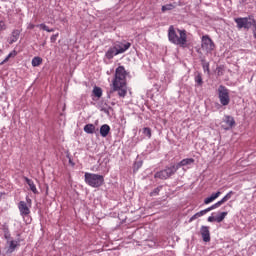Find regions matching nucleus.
Masks as SVG:
<instances>
[{"mask_svg":"<svg viewBox=\"0 0 256 256\" xmlns=\"http://www.w3.org/2000/svg\"><path fill=\"white\" fill-rule=\"evenodd\" d=\"M175 9V4H166L162 6V12L165 13V11H173Z\"/></svg>","mask_w":256,"mask_h":256,"instance_id":"nucleus-25","label":"nucleus"},{"mask_svg":"<svg viewBox=\"0 0 256 256\" xmlns=\"http://www.w3.org/2000/svg\"><path fill=\"white\" fill-rule=\"evenodd\" d=\"M214 221H216V217L215 216L208 217V222L209 223H213Z\"/></svg>","mask_w":256,"mask_h":256,"instance_id":"nucleus-35","label":"nucleus"},{"mask_svg":"<svg viewBox=\"0 0 256 256\" xmlns=\"http://www.w3.org/2000/svg\"><path fill=\"white\" fill-rule=\"evenodd\" d=\"M127 71L125 67L119 66L116 68L115 77L112 81L113 91H117L119 97H125L127 95Z\"/></svg>","mask_w":256,"mask_h":256,"instance_id":"nucleus-1","label":"nucleus"},{"mask_svg":"<svg viewBox=\"0 0 256 256\" xmlns=\"http://www.w3.org/2000/svg\"><path fill=\"white\" fill-rule=\"evenodd\" d=\"M28 29H35V25L34 24H29Z\"/></svg>","mask_w":256,"mask_h":256,"instance_id":"nucleus-38","label":"nucleus"},{"mask_svg":"<svg viewBox=\"0 0 256 256\" xmlns=\"http://www.w3.org/2000/svg\"><path fill=\"white\" fill-rule=\"evenodd\" d=\"M218 98L221 105H223L224 107H226V105H229L231 98H229V90L225 86H219Z\"/></svg>","mask_w":256,"mask_h":256,"instance_id":"nucleus-6","label":"nucleus"},{"mask_svg":"<svg viewBox=\"0 0 256 256\" xmlns=\"http://www.w3.org/2000/svg\"><path fill=\"white\" fill-rule=\"evenodd\" d=\"M201 49L206 55H211L215 51V43L208 35L202 36Z\"/></svg>","mask_w":256,"mask_h":256,"instance_id":"nucleus-4","label":"nucleus"},{"mask_svg":"<svg viewBox=\"0 0 256 256\" xmlns=\"http://www.w3.org/2000/svg\"><path fill=\"white\" fill-rule=\"evenodd\" d=\"M234 192L230 191L228 192L220 201L216 202L215 204L212 205L214 209H218V207H221L223 203H227L231 197H233Z\"/></svg>","mask_w":256,"mask_h":256,"instance_id":"nucleus-13","label":"nucleus"},{"mask_svg":"<svg viewBox=\"0 0 256 256\" xmlns=\"http://www.w3.org/2000/svg\"><path fill=\"white\" fill-rule=\"evenodd\" d=\"M161 189H163L162 186H159V187H157L156 189H154V190L150 193L151 197H153V196H155V195H159V191H161Z\"/></svg>","mask_w":256,"mask_h":256,"instance_id":"nucleus-31","label":"nucleus"},{"mask_svg":"<svg viewBox=\"0 0 256 256\" xmlns=\"http://www.w3.org/2000/svg\"><path fill=\"white\" fill-rule=\"evenodd\" d=\"M195 81H196V83L198 84V85H202V83H203V78H201V75H197L196 77H195Z\"/></svg>","mask_w":256,"mask_h":256,"instance_id":"nucleus-32","label":"nucleus"},{"mask_svg":"<svg viewBox=\"0 0 256 256\" xmlns=\"http://www.w3.org/2000/svg\"><path fill=\"white\" fill-rule=\"evenodd\" d=\"M254 29H253V35H254V38L256 39V22H254V24H252Z\"/></svg>","mask_w":256,"mask_h":256,"instance_id":"nucleus-36","label":"nucleus"},{"mask_svg":"<svg viewBox=\"0 0 256 256\" xmlns=\"http://www.w3.org/2000/svg\"><path fill=\"white\" fill-rule=\"evenodd\" d=\"M2 194L0 193V198H1Z\"/></svg>","mask_w":256,"mask_h":256,"instance_id":"nucleus-40","label":"nucleus"},{"mask_svg":"<svg viewBox=\"0 0 256 256\" xmlns=\"http://www.w3.org/2000/svg\"><path fill=\"white\" fill-rule=\"evenodd\" d=\"M85 133H88L89 135H93L95 133V125L93 124H87L84 126Z\"/></svg>","mask_w":256,"mask_h":256,"instance_id":"nucleus-21","label":"nucleus"},{"mask_svg":"<svg viewBox=\"0 0 256 256\" xmlns=\"http://www.w3.org/2000/svg\"><path fill=\"white\" fill-rule=\"evenodd\" d=\"M200 233L205 243H209V241H211V233L209 232V227L202 226L200 229Z\"/></svg>","mask_w":256,"mask_h":256,"instance_id":"nucleus-14","label":"nucleus"},{"mask_svg":"<svg viewBox=\"0 0 256 256\" xmlns=\"http://www.w3.org/2000/svg\"><path fill=\"white\" fill-rule=\"evenodd\" d=\"M37 27H39V29H43V31H47V33H53V31H55V29H49V26L45 25V24H39L37 25Z\"/></svg>","mask_w":256,"mask_h":256,"instance_id":"nucleus-26","label":"nucleus"},{"mask_svg":"<svg viewBox=\"0 0 256 256\" xmlns=\"http://www.w3.org/2000/svg\"><path fill=\"white\" fill-rule=\"evenodd\" d=\"M43 63V58L36 56L32 59V67H39Z\"/></svg>","mask_w":256,"mask_h":256,"instance_id":"nucleus-22","label":"nucleus"},{"mask_svg":"<svg viewBox=\"0 0 256 256\" xmlns=\"http://www.w3.org/2000/svg\"><path fill=\"white\" fill-rule=\"evenodd\" d=\"M143 165V162H136L134 163V169L135 171L139 170V168Z\"/></svg>","mask_w":256,"mask_h":256,"instance_id":"nucleus-34","label":"nucleus"},{"mask_svg":"<svg viewBox=\"0 0 256 256\" xmlns=\"http://www.w3.org/2000/svg\"><path fill=\"white\" fill-rule=\"evenodd\" d=\"M193 163H195V159L193 158H186V159H183L181 162H179L178 164H174V167L177 168V171L179 168L181 167H187L189 165H193Z\"/></svg>","mask_w":256,"mask_h":256,"instance_id":"nucleus-15","label":"nucleus"},{"mask_svg":"<svg viewBox=\"0 0 256 256\" xmlns=\"http://www.w3.org/2000/svg\"><path fill=\"white\" fill-rule=\"evenodd\" d=\"M17 39H19V31L16 30L12 33V38H11V43H15V41H17Z\"/></svg>","mask_w":256,"mask_h":256,"instance_id":"nucleus-28","label":"nucleus"},{"mask_svg":"<svg viewBox=\"0 0 256 256\" xmlns=\"http://www.w3.org/2000/svg\"><path fill=\"white\" fill-rule=\"evenodd\" d=\"M84 179L87 185L94 188L101 187V185H103V183L105 182V178L103 177V175L89 172L85 173Z\"/></svg>","mask_w":256,"mask_h":256,"instance_id":"nucleus-3","label":"nucleus"},{"mask_svg":"<svg viewBox=\"0 0 256 256\" xmlns=\"http://www.w3.org/2000/svg\"><path fill=\"white\" fill-rule=\"evenodd\" d=\"M215 217H216V223H221L227 217V212H221L219 215Z\"/></svg>","mask_w":256,"mask_h":256,"instance_id":"nucleus-24","label":"nucleus"},{"mask_svg":"<svg viewBox=\"0 0 256 256\" xmlns=\"http://www.w3.org/2000/svg\"><path fill=\"white\" fill-rule=\"evenodd\" d=\"M234 192L230 191L228 192L220 201L216 202L215 204L212 205L214 209H218V207H221L223 203H227L231 197H233Z\"/></svg>","mask_w":256,"mask_h":256,"instance_id":"nucleus-12","label":"nucleus"},{"mask_svg":"<svg viewBox=\"0 0 256 256\" xmlns=\"http://www.w3.org/2000/svg\"><path fill=\"white\" fill-rule=\"evenodd\" d=\"M129 47H131V43L129 42H116L114 44V48H116V51L118 52V55H120L121 53H125V51H127L129 49Z\"/></svg>","mask_w":256,"mask_h":256,"instance_id":"nucleus-10","label":"nucleus"},{"mask_svg":"<svg viewBox=\"0 0 256 256\" xmlns=\"http://www.w3.org/2000/svg\"><path fill=\"white\" fill-rule=\"evenodd\" d=\"M219 197H221V191L213 193L210 197L204 199V204L209 205V203H213V201H215V199H219Z\"/></svg>","mask_w":256,"mask_h":256,"instance_id":"nucleus-19","label":"nucleus"},{"mask_svg":"<svg viewBox=\"0 0 256 256\" xmlns=\"http://www.w3.org/2000/svg\"><path fill=\"white\" fill-rule=\"evenodd\" d=\"M5 239H7L8 251L13 253L19 245V242L17 240H11V236L9 234H5Z\"/></svg>","mask_w":256,"mask_h":256,"instance_id":"nucleus-11","label":"nucleus"},{"mask_svg":"<svg viewBox=\"0 0 256 256\" xmlns=\"http://www.w3.org/2000/svg\"><path fill=\"white\" fill-rule=\"evenodd\" d=\"M93 95L94 97H97L98 99L102 97L103 95V90L97 86L93 88Z\"/></svg>","mask_w":256,"mask_h":256,"instance_id":"nucleus-23","label":"nucleus"},{"mask_svg":"<svg viewBox=\"0 0 256 256\" xmlns=\"http://www.w3.org/2000/svg\"><path fill=\"white\" fill-rule=\"evenodd\" d=\"M31 198L26 197V202L25 201H20L18 204V209L20 211V215L22 217H27L29 213H31Z\"/></svg>","mask_w":256,"mask_h":256,"instance_id":"nucleus-8","label":"nucleus"},{"mask_svg":"<svg viewBox=\"0 0 256 256\" xmlns=\"http://www.w3.org/2000/svg\"><path fill=\"white\" fill-rule=\"evenodd\" d=\"M201 61L204 72L209 73V62L205 61V59H202Z\"/></svg>","mask_w":256,"mask_h":256,"instance_id":"nucleus-27","label":"nucleus"},{"mask_svg":"<svg viewBox=\"0 0 256 256\" xmlns=\"http://www.w3.org/2000/svg\"><path fill=\"white\" fill-rule=\"evenodd\" d=\"M213 209H215V208H214L213 205H212V206H210V207H208V208H206V209H204V210H202V211H200V212L194 214V215L190 218V220H189L190 223H191L192 221H195V219H199V217H203V215H206V213H209V211H213Z\"/></svg>","mask_w":256,"mask_h":256,"instance_id":"nucleus-16","label":"nucleus"},{"mask_svg":"<svg viewBox=\"0 0 256 256\" xmlns=\"http://www.w3.org/2000/svg\"><path fill=\"white\" fill-rule=\"evenodd\" d=\"M234 125H235V118L231 116H224L222 120V128H224L225 131H229V129H233Z\"/></svg>","mask_w":256,"mask_h":256,"instance_id":"nucleus-9","label":"nucleus"},{"mask_svg":"<svg viewBox=\"0 0 256 256\" xmlns=\"http://www.w3.org/2000/svg\"><path fill=\"white\" fill-rule=\"evenodd\" d=\"M57 37H59V33L52 35L50 38L51 43H55V41H57Z\"/></svg>","mask_w":256,"mask_h":256,"instance_id":"nucleus-33","label":"nucleus"},{"mask_svg":"<svg viewBox=\"0 0 256 256\" xmlns=\"http://www.w3.org/2000/svg\"><path fill=\"white\" fill-rule=\"evenodd\" d=\"M175 173H177V167H175V165H172L160 172H157L154 177L155 179H169V177H171V175H175Z\"/></svg>","mask_w":256,"mask_h":256,"instance_id":"nucleus-7","label":"nucleus"},{"mask_svg":"<svg viewBox=\"0 0 256 256\" xmlns=\"http://www.w3.org/2000/svg\"><path fill=\"white\" fill-rule=\"evenodd\" d=\"M235 23L238 29H251V26L255 23V19L251 16L244 18H235Z\"/></svg>","mask_w":256,"mask_h":256,"instance_id":"nucleus-5","label":"nucleus"},{"mask_svg":"<svg viewBox=\"0 0 256 256\" xmlns=\"http://www.w3.org/2000/svg\"><path fill=\"white\" fill-rule=\"evenodd\" d=\"M168 39L170 43H173L174 45H179V47H186L187 31L174 28V26H170L168 29Z\"/></svg>","mask_w":256,"mask_h":256,"instance_id":"nucleus-2","label":"nucleus"},{"mask_svg":"<svg viewBox=\"0 0 256 256\" xmlns=\"http://www.w3.org/2000/svg\"><path fill=\"white\" fill-rule=\"evenodd\" d=\"M117 55H119V52L117 51L115 46L110 47L105 54L106 59H113Z\"/></svg>","mask_w":256,"mask_h":256,"instance_id":"nucleus-18","label":"nucleus"},{"mask_svg":"<svg viewBox=\"0 0 256 256\" xmlns=\"http://www.w3.org/2000/svg\"><path fill=\"white\" fill-rule=\"evenodd\" d=\"M99 109H100V111H103L104 113L109 114V106H107V104H104V105L100 104Z\"/></svg>","mask_w":256,"mask_h":256,"instance_id":"nucleus-30","label":"nucleus"},{"mask_svg":"<svg viewBox=\"0 0 256 256\" xmlns=\"http://www.w3.org/2000/svg\"><path fill=\"white\" fill-rule=\"evenodd\" d=\"M143 135H145V137H148V139H151V128H143Z\"/></svg>","mask_w":256,"mask_h":256,"instance_id":"nucleus-29","label":"nucleus"},{"mask_svg":"<svg viewBox=\"0 0 256 256\" xmlns=\"http://www.w3.org/2000/svg\"><path fill=\"white\" fill-rule=\"evenodd\" d=\"M3 29H5V26H4L3 22L0 21V31H3Z\"/></svg>","mask_w":256,"mask_h":256,"instance_id":"nucleus-37","label":"nucleus"},{"mask_svg":"<svg viewBox=\"0 0 256 256\" xmlns=\"http://www.w3.org/2000/svg\"><path fill=\"white\" fill-rule=\"evenodd\" d=\"M25 182L27 183V185L29 186L30 191H32V193H34V195H37V193H39V191L37 190V186L35 185V182H33V180L24 177Z\"/></svg>","mask_w":256,"mask_h":256,"instance_id":"nucleus-17","label":"nucleus"},{"mask_svg":"<svg viewBox=\"0 0 256 256\" xmlns=\"http://www.w3.org/2000/svg\"><path fill=\"white\" fill-rule=\"evenodd\" d=\"M111 132V127L107 124H103L100 127V135L101 137H107V135H109V133Z\"/></svg>","mask_w":256,"mask_h":256,"instance_id":"nucleus-20","label":"nucleus"},{"mask_svg":"<svg viewBox=\"0 0 256 256\" xmlns=\"http://www.w3.org/2000/svg\"><path fill=\"white\" fill-rule=\"evenodd\" d=\"M10 57H11V54H9L4 61H9Z\"/></svg>","mask_w":256,"mask_h":256,"instance_id":"nucleus-39","label":"nucleus"}]
</instances>
